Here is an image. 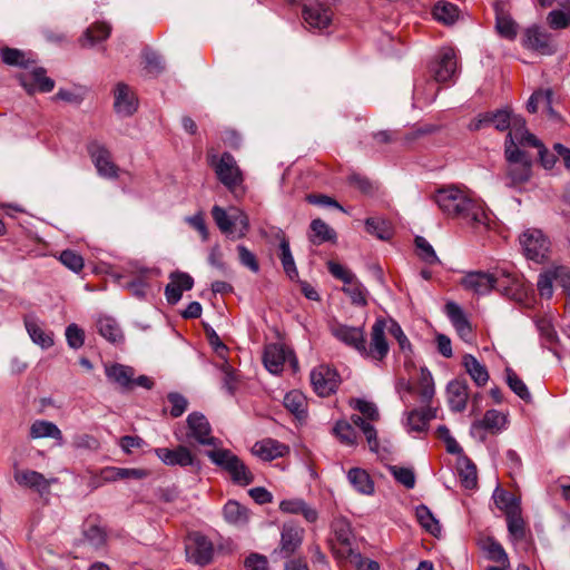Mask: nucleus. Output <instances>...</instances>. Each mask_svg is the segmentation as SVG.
<instances>
[{"label":"nucleus","mask_w":570,"mask_h":570,"mask_svg":"<svg viewBox=\"0 0 570 570\" xmlns=\"http://www.w3.org/2000/svg\"><path fill=\"white\" fill-rule=\"evenodd\" d=\"M507 525L510 537L515 541H521L525 538V522L521 515V509L511 511L505 515Z\"/></svg>","instance_id":"09e8293b"},{"label":"nucleus","mask_w":570,"mask_h":570,"mask_svg":"<svg viewBox=\"0 0 570 570\" xmlns=\"http://www.w3.org/2000/svg\"><path fill=\"white\" fill-rule=\"evenodd\" d=\"M209 165L214 168L218 180L232 193L243 184V173L235 158L229 153L208 156Z\"/></svg>","instance_id":"39448f33"},{"label":"nucleus","mask_w":570,"mask_h":570,"mask_svg":"<svg viewBox=\"0 0 570 570\" xmlns=\"http://www.w3.org/2000/svg\"><path fill=\"white\" fill-rule=\"evenodd\" d=\"M535 325L540 333L542 345L552 350L553 345L558 341V335L551 320L548 317H540L535 321Z\"/></svg>","instance_id":"603ef678"},{"label":"nucleus","mask_w":570,"mask_h":570,"mask_svg":"<svg viewBox=\"0 0 570 570\" xmlns=\"http://www.w3.org/2000/svg\"><path fill=\"white\" fill-rule=\"evenodd\" d=\"M29 436L31 439H53L57 444L61 446L63 444V435L61 430L50 421L36 420L29 429Z\"/></svg>","instance_id":"bb28decb"},{"label":"nucleus","mask_w":570,"mask_h":570,"mask_svg":"<svg viewBox=\"0 0 570 570\" xmlns=\"http://www.w3.org/2000/svg\"><path fill=\"white\" fill-rule=\"evenodd\" d=\"M279 510L283 513L302 514L307 522H315L318 519V512L308 505L303 499L294 498L281 501Z\"/></svg>","instance_id":"c85d7f7f"},{"label":"nucleus","mask_w":570,"mask_h":570,"mask_svg":"<svg viewBox=\"0 0 570 570\" xmlns=\"http://www.w3.org/2000/svg\"><path fill=\"white\" fill-rule=\"evenodd\" d=\"M492 498L497 508L503 511L505 515L511 511L520 510L517 498L511 492L501 489L500 487L495 488Z\"/></svg>","instance_id":"37998d69"},{"label":"nucleus","mask_w":570,"mask_h":570,"mask_svg":"<svg viewBox=\"0 0 570 570\" xmlns=\"http://www.w3.org/2000/svg\"><path fill=\"white\" fill-rule=\"evenodd\" d=\"M59 261L62 265L75 273H79L83 268V258L77 252L66 249L61 252Z\"/></svg>","instance_id":"338daca9"},{"label":"nucleus","mask_w":570,"mask_h":570,"mask_svg":"<svg viewBox=\"0 0 570 570\" xmlns=\"http://www.w3.org/2000/svg\"><path fill=\"white\" fill-rule=\"evenodd\" d=\"M194 286L193 277L183 272L170 274V283L165 287V296L169 304H176L180 301L183 292L189 291Z\"/></svg>","instance_id":"4be33fe9"},{"label":"nucleus","mask_w":570,"mask_h":570,"mask_svg":"<svg viewBox=\"0 0 570 570\" xmlns=\"http://www.w3.org/2000/svg\"><path fill=\"white\" fill-rule=\"evenodd\" d=\"M283 403L284 406L297 419L302 420L306 416L307 402L305 395L301 391L293 390L286 393Z\"/></svg>","instance_id":"58836bf2"},{"label":"nucleus","mask_w":570,"mask_h":570,"mask_svg":"<svg viewBox=\"0 0 570 570\" xmlns=\"http://www.w3.org/2000/svg\"><path fill=\"white\" fill-rule=\"evenodd\" d=\"M279 234L282 235L279 243L282 266L288 278L294 281L298 277V271L289 248V242L285 238L282 230H279Z\"/></svg>","instance_id":"79ce46f5"},{"label":"nucleus","mask_w":570,"mask_h":570,"mask_svg":"<svg viewBox=\"0 0 570 570\" xmlns=\"http://www.w3.org/2000/svg\"><path fill=\"white\" fill-rule=\"evenodd\" d=\"M459 478L465 489H474L478 483L476 468L466 458L459 462Z\"/></svg>","instance_id":"8fccbe9b"},{"label":"nucleus","mask_w":570,"mask_h":570,"mask_svg":"<svg viewBox=\"0 0 570 570\" xmlns=\"http://www.w3.org/2000/svg\"><path fill=\"white\" fill-rule=\"evenodd\" d=\"M436 416V410L424 407L412 410L406 416V426L410 432H423L428 429L429 422Z\"/></svg>","instance_id":"f704fd0d"},{"label":"nucleus","mask_w":570,"mask_h":570,"mask_svg":"<svg viewBox=\"0 0 570 570\" xmlns=\"http://www.w3.org/2000/svg\"><path fill=\"white\" fill-rule=\"evenodd\" d=\"M186 553L188 560L198 566H206L213 560L214 546L207 537L193 533L186 544Z\"/></svg>","instance_id":"9b49d317"},{"label":"nucleus","mask_w":570,"mask_h":570,"mask_svg":"<svg viewBox=\"0 0 570 570\" xmlns=\"http://www.w3.org/2000/svg\"><path fill=\"white\" fill-rule=\"evenodd\" d=\"M85 539L94 547H101L106 541L105 530L92 521H87L83 524Z\"/></svg>","instance_id":"13d9d810"},{"label":"nucleus","mask_w":570,"mask_h":570,"mask_svg":"<svg viewBox=\"0 0 570 570\" xmlns=\"http://www.w3.org/2000/svg\"><path fill=\"white\" fill-rule=\"evenodd\" d=\"M415 515L419 523L431 534L436 535L441 532V525L439 521L434 518L431 510L426 505H419L415 510Z\"/></svg>","instance_id":"3c124183"},{"label":"nucleus","mask_w":570,"mask_h":570,"mask_svg":"<svg viewBox=\"0 0 570 570\" xmlns=\"http://www.w3.org/2000/svg\"><path fill=\"white\" fill-rule=\"evenodd\" d=\"M439 87L434 80L419 79L413 87V105L422 108L434 101Z\"/></svg>","instance_id":"a878e982"},{"label":"nucleus","mask_w":570,"mask_h":570,"mask_svg":"<svg viewBox=\"0 0 570 570\" xmlns=\"http://www.w3.org/2000/svg\"><path fill=\"white\" fill-rule=\"evenodd\" d=\"M212 216L219 230L232 239L243 238L249 229L248 216L240 209L232 208L227 213L223 207L215 205Z\"/></svg>","instance_id":"20e7f679"},{"label":"nucleus","mask_w":570,"mask_h":570,"mask_svg":"<svg viewBox=\"0 0 570 570\" xmlns=\"http://www.w3.org/2000/svg\"><path fill=\"white\" fill-rule=\"evenodd\" d=\"M449 406L454 412H462L469 399L468 384L464 380H453L448 384Z\"/></svg>","instance_id":"393cba45"},{"label":"nucleus","mask_w":570,"mask_h":570,"mask_svg":"<svg viewBox=\"0 0 570 570\" xmlns=\"http://www.w3.org/2000/svg\"><path fill=\"white\" fill-rule=\"evenodd\" d=\"M31 81L28 80L27 76H21V85L24 89L31 94L33 86L36 85L41 92H50L55 87V81L46 76V70L41 67L35 68L29 75Z\"/></svg>","instance_id":"72a5a7b5"},{"label":"nucleus","mask_w":570,"mask_h":570,"mask_svg":"<svg viewBox=\"0 0 570 570\" xmlns=\"http://www.w3.org/2000/svg\"><path fill=\"white\" fill-rule=\"evenodd\" d=\"M553 267L543 269L537 281V288L542 298L550 299L553 295V283L554 279Z\"/></svg>","instance_id":"864d4df0"},{"label":"nucleus","mask_w":570,"mask_h":570,"mask_svg":"<svg viewBox=\"0 0 570 570\" xmlns=\"http://www.w3.org/2000/svg\"><path fill=\"white\" fill-rule=\"evenodd\" d=\"M507 416L497 410H488L482 420L476 421L471 426V434L484 441L483 431L498 433L505 429Z\"/></svg>","instance_id":"f3484780"},{"label":"nucleus","mask_w":570,"mask_h":570,"mask_svg":"<svg viewBox=\"0 0 570 570\" xmlns=\"http://www.w3.org/2000/svg\"><path fill=\"white\" fill-rule=\"evenodd\" d=\"M206 455L215 465L228 472L234 483L248 485L254 481L252 472L232 451L217 446L214 450L207 451Z\"/></svg>","instance_id":"7ed1b4c3"},{"label":"nucleus","mask_w":570,"mask_h":570,"mask_svg":"<svg viewBox=\"0 0 570 570\" xmlns=\"http://www.w3.org/2000/svg\"><path fill=\"white\" fill-rule=\"evenodd\" d=\"M431 72L435 82L454 80L458 76V60L454 49L442 48L431 63Z\"/></svg>","instance_id":"423d86ee"},{"label":"nucleus","mask_w":570,"mask_h":570,"mask_svg":"<svg viewBox=\"0 0 570 570\" xmlns=\"http://www.w3.org/2000/svg\"><path fill=\"white\" fill-rule=\"evenodd\" d=\"M488 125L493 126L500 131L513 128V122L519 116L513 115L509 109H499L497 111L487 112ZM513 131V129H511Z\"/></svg>","instance_id":"a19ab883"},{"label":"nucleus","mask_w":570,"mask_h":570,"mask_svg":"<svg viewBox=\"0 0 570 570\" xmlns=\"http://www.w3.org/2000/svg\"><path fill=\"white\" fill-rule=\"evenodd\" d=\"M151 269L149 268H139L135 274L131 281L127 282L124 286L134 295L135 297L142 299L147 296V292L150 287L149 285V275L151 274Z\"/></svg>","instance_id":"c9c22d12"},{"label":"nucleus","mask_w":570,"mask_h":570,"mask_svg":"<svg viewBox=\"0 0 570 570\" xmlns=\"http://www.w3.org/2000/svg\"><path fill=\"white\" fill-rule=\"evenodd\" d=\"M463 366L478 386H483L489 381L487 367L471 354L463 356Z\"/></svg>","instance_id":"4c0bfd02"},{"label":"nucleus","mask_w":570,"mask_h":570,"mask_svg":"<svg viewBox=\"0 0 570 570\" xmlns=\"http://www.w3.org/2000/svg\"><path fill=\"white\" fill-rule=\"evenodd\" d=\"M138 98L134 90L124 82H118L114 89V109L121 117H130L138 109Z\"/></svg>","instance_id":"4468645a"},{"label":"nucleus","mask_w":570,"mask_h":570,"mask_svg":"<svg viewBox=\"0 0 570 570\" xmlns=\"http://www.w3.org/2000/svg\"><path fill=\"white\" fill-rule=\"evenodd\" d=\"M347 480L353 489L361 494L372 495L375 491L374 481L364 469H350L347 472Z\"/></svg>","instance_id":"2f4dec72"},{"label":"nucleus","mask_w":570,"mask_h":570,"mask_svg":"<svg viewBox=\"0 0 570 570\" xmlns=\"http://www.w3.org/2000/svg\"><path fill=\"white\" fill-rule=\"evenodd\" d=\"M87 150L92 159V163L98 174L106 178H116L118 175V167L111 159V154L107 147L99 141H90Z\"/></svg>","instance_id":"1a4fd4ad"},{"label":"nucleus","mask_w":570,"mask_h":570,"mask_svg":"<svg viewBox=\"0 0 570 570\" xmlns=\"http://www.w3.org/2000/svg\"><path fill=\"white\" fill-rule=\"evenodd\" d=\"M177 441L183 443L196 442L200 445H209L216 449L220 441L213 435V430L207 417L200 412H191L186 419V424H178L174 430Z\"/></svg>","instance_id":"f03ea898"},{"label":"nucleus","mask_w":570,"mask_h":570,"mask_svg":"<svg viewBox=\"0 0 570 570\" xmlns=\"http://www.w3.org/2000/svg\"><path fill=\"white\" fill-rule=\"evenodd\" d=\"M507 383L509 387L523 401H531V393L529 392L524 382L511 368H507Z\"/></svg>","instance_id":"bf43d9fd"},{"label":"nucleus","mask_w":570,"mask_h":570,"mask_svg":"<svg viewBox=\"0 0 570 570\" xmlns=\"http://www.w3.org/2000/svg\"><path fill=\"white\" fill-rule=\"evenodd\" d=\"M287 452L288 446L274 439H264L256 442L252 448V453L264 461L282 458Z\"/></svg>","instance_id":"b1692460"},{"label":"nucleus","mask_w":570,"mask_h":570,"mask_svg":"<svg viewBox=\"0 0 570 570\" xmlns=\"http://www.w3.org/2000/svg\"><path fill=\"white\" fill-rule=\"evenodd\" d=\"M155 454L166 465H179L181 468L194 465L196 462L195 456L190 450L180 444L176 449L157 448Z\"/></svg>","instance_id":"6ab92c4d"},{"label":"nucleus","mask_w":570,"mask_h":570,"mask_svg":"<svg viewBox=\"0 0 570 570\" xmlns=\"http://www.w3.org/2000/svg\"><path fill=\"white\" fill-rule=\"evenodd\" d=\"M493 10L498 33L505 39L513 40L518 35V24L505 10V2L503 0H495Z\"/></svg>","instance_id":"412c9836"},{"label":"nucleus","mask_w":570,"mask_h":570,"mask_svg":"<svg viewBox=\"0 0 570 570\" xmlns=\"http://www.w3.org/2000/svg\"><path fill=\"white\" fill-rule=\"evenodd\" d=\"M292 356V352L281 344H269L264 351V365L272 374H279L285 362Z\"/></svg>","instance_id":"5701e85b"},{"label":"nucleus","mask_w":570,"mask_h":570,"mask_svg":"<svg viewBox=\"0 0 570 570\" xmlns=\"http://www.w3.org/2000/svg\"><path fill=\"white\" fill-rule=\"evenodd\" d=\"M110 26L105 22H98L89 27L85 32V40L89 46L106 40L110 35Z\"/></svg>","instance_id":"052dcab7"},{"label":"nucleus","mask_w":570,"mask_h":570,"mask_svg":"<svg viewBox=\"0 0 570 570\" xmlns=\"http://www.w3.org/2000/svg\"><path fill=\"white\" fill-rule=\"evenodd\" d=\"M445 313L460 338L465 343H472L474 340L472 325L466 318L461 306L454 302H449L445 305Z\"/></svg>","instance_id":"a211bd4d"},{"label":"nucleus","mask_w":570,"mask_h":570,"mask_svg":"<svg viewBox=\"0 0 570 570\" xmlns=\"http://www.w3.org/2000/svg\"><path fill=\"white\" fill-rule=\"evenodd\" d=\"M520 244L528 259L541 263L547 257L549 242L539 229H528L520 237Z\"/></svg>","instance_id":"0eeeda50"},{"label":"nucleus","mask_w":570,"mask_h":570,"mask_svg":"<svg viewBox=\"0 0 570 570\" xmlns=\"http://www.w3.org/2000/svg\"><path fill=\"white\" fill-rule=\"evenodd\" d=\"M366 232L376 236L381 240H387L392 237L393 230L391 224L381 217H370L365 220Z\"/></svg>","instance_id":"49530a36"},{"label":"nucleus","mask_w":570,"mask_h":570,"mask_svg":"<svg viewBox=\"0 0 570 570\" xmlns=\"http://www.w3.org/2000/svg\"><path fill=\"white\" fill-rule=\"evenodd\" d=\"M390 473L394 476V479L404 485L406 489H413L415 485V473L410 468L390 465Z\"/></svg>","instance_id":"0e129e2a"},{"label":"nucleus","mask_w":570,"mask_h":570,"mask_svg":"<svg viewBox=\"0 0 570 570\" xmlns=\"http://www.w3.org/2000/svg\"><path fill=\"white\" fill-rule=\"evenodd\" d=\"M497 279L493 275L484 272H470L462 279L464 289L476 295H485L495 286Z\"/></svg>","instance_id":"aec40b11"},{"label":"nucleus","mask_w":570,"mask_h":570,"mask_svg":"<svg viewBox=\"0 0 570 570\" xmlns=\"http://www.w3.org/2000/svg\"><path fill=\"white\" fill-rule=\"evenodd\" d=\"M99 334L111 343H118L124 340L122 332L115 318L101 316L97 321Z\"/></svg>","instance_id":"ea45409f"},{"label":"nucleus","mask_w":570,"mask_h":570,"mask_svg":"<svg viewBox=\"0 0 570 570\" xmlns=\"http://www.w3.org/2000/svg\"><path fill=\"white\" fill-rule=\"evenodd\" d=\"M302 16L309 29L322 30L328 27L332 21V10L316 1H307L303 6Z\"/></svg>","instance_id":"ddd939ff"},{"label":"nucleus","mask_w":570,"mask_h":570,"mask_svg":"<svg viewBox=\"0 0 570 570\" xmlns=\"http://www.w3.org/2000/svg\"><path fill=\"white\" fill-rule=\"evenodd\" d=\"M223 514L226 522L236 527L245 525L249 519L248 509L234 500L224 505Z\"/></svg>","instance_id":"e433bc0d"},{"label":"nucleus","mask_w":570,"mask_h":570,"mask_svg":"<svg viewBox=\"0 0 570 570\" xmlns=\"http://www.w3.org/2000/svg\"><path fill=\"white\" fill-rule=\"evenodd\" d=\"M531 176V161H519L508 166L509 186H518L529 180Z\"/></svg>","instance_id":"c03bdc74"},{"label":"nucleus","mask_w":570,"mask_h":570,"mask_svg":"<svg viewBox=\"0 0 570 570\" xmlns=\"http://www.w3.org/2000/svg\"><path fill=\"white\" fill-rule=\"evenodd\" d=\"M334 534L341 548L334 550V553L338 558H344L348 554V548H352V529L351 524L346 519L340 518L335 519L332 524Z\"/></svg>","instance_id":"c756f323"},{"label":"nucleus","mask_w":570,"mask_h":570,"mask_svg":"<svg viewBox=\"0 0 570 570\" xmlns=\"http://www.w3.org/2000/svg\"><path fill=\"white\" fill-rule=\"evenodd\" d=\"M336 438L346 445H353L356 442V431L352 424L346 421H337L333 428Z\"/></svg>","instance_id":"680f3d73"},{"label":"nucleus","mask_w":570,"mask_h":570,"mask_svg":"<svg viewBox=\"0 0 570 570\" xmlns=\"http://www.w3.org/2000/svg\"><path fill=\"white\" fill-rule=\"evenodd\" d=\"M304 529L295 522H285L281 531L279 553L282 558L291 557L302 544L304 539Z\"/></svg>","instance_id":"f8f14e48"},{"label":"nucleus","mask_w":570,"mask_h":570,"mask_svg":"<svg viewBox=\"0 0 570 570\" xmlns=\"http://www.w3.org/2000/svg\"><path fill=\"white\" fill-rule=\"evenodd\" d=\"M13 478L20 487L32 489L41 495L48 493L50 485L57 482L56 478L47 479L40 472L29 469H16Z\"/></svg>","instance_id":"2eb2a0df"},{"label":"nucleus","mask_w":570,"mask_h":570,"mask_svg":"<svg viewBox=\"0 0 570 570\" xmlns=\"http://www.w3.org/2000/svg\"><path fill=\"white\" fill-rule=\"evenodd\" d=\"M26 330L31 341L42 348H49L53 345V337L51 332H47L38 322L36 317L28 316L24 318Z\"/></svg>","instance_id":"473e14b6"},{"label":"nucleus","mask_w":570,"mask_h":570,"mask_svg":"<svg viewBox=\"0 0 570 570\" xmlns=\"http://www.w3.org/2000/svg\"><path fill=\"white\" fill-rule=\"evenodd\" d=\"M434 384L432 375L428 370H422V376L420 382V400L422 403L428 404L434 396Z\"/></svg>","instance_id":"774afa93"},{"label":"nucleus","mask_w":570,"mask_h":570,"mask_svg":"<svg viewBox=\"0 0 570 570\" xmlns=\"http://www.w3.org/2000/svg\"><path fill=\"white\" fill-rule=\"evenodd\" d=\"M105 373L109 381L118 384L120 387L127 390L132 389L135 375V371L132 367L115 363L111 365H106Z\"/></svg>","instance_id":"7c9ffc66"},{"label":"nucleus","mask_w":570,"mask_h":570,"mask_svg":"<svg viewBox=\"0 0 570 570\" xmlns=\"http://www.w3.org/2000/svg\"><path fill=\"white\" fill-rule=\"evenodd\" d=\"M415 246L417 256L429 265H435L440 263V259L433 249L432 245L422 236L415 237Z\"/></svg>","instance_id":"4d7b16f0"},{"label":"nucleus","mask_w":570,"mask_h":570,"mask_svg":"<svg viewBox=\"0 0 570 570\" xmlns=\"http://www.w3.org/2000/svg\"><path fill=\"white\" fill-rule=\"evenodd\" d=\"M311 229L313 233V235L311 236V240L315 244H321L335 238V232L320 218L312 220Z\"/></svg>","instance_id":"5fc2aeb1"},{"label":"nucleus","mask_w":570,"mask_h":570,"mask_svg":"<svg viewBox=\"0 0 570 570\" xmlns=\"http://www.w3.org/2000/svg\"><path fill=\"white\" fill-rule=\"evenodd\" d=\"M343 559H347L357 570H380V566L376 561L362 557V554L353 548H348V554Z\"/></svg>","instance_id":"69168bd1"},{"label":"nucleus","mask_w":570,"mask_h":570,"mask_svg":"<svg viewBox=\"0 0 570 570\" xmlns=\"http://www.w3.org/2000/svg\"><path fill=\"white\" fill-rule=\"evenodd\" d=\"M386 322L384 320H376L371 328V342L365 351H361V355L374 361H382L386 357L390 346L385 337Z\"/></svg>","instance_id":"6e6552de"},{"label":"nucleus","mask_w":570,"mask_h":570,"mask_svg":"<svg viewBox=\"0 0 570 570\" xmlns=\"http://www.w3.org/2000/svg\"><path fill=\"white\" fill-rule=\"evenodd\" d=\"M434 199L444 214L468 224L487 225L489 222L483 203L471 198L458 187L450 186L438 190Z\"/></svg>","instance_id":"f257e3e1"},{"label":"nucleus","mask_w":570,"mask_h":570,"mask_svg":"<svg viewBox=\"0 0 570 570\" xmlns=\"http://www.w3.org/2000/svg\"><path fill=\"white\" fill-rule=\"evenodd\" d=\"M518 144L519 142L510 131L505 139V158L509 165L517 164L519 161H530L527 155L517 147Z\"/></svg>","instance_id":"e2e57ef3"},{"label":"nucleus","mask_w":570,"mask_h":570,"mask_svg":"<svg viewBox=\"0 0 570 570\" xmlns=\"http://www.w3.org/2000/svg\"><path fill=\"white\" fill-rule=\"evenodd\" d=\"M433 17L439 22L452 24L459 17V9L453 3L440 1L433 8Z\"/></svg>","instance_id":"de8ad7c7"},{"label":"nucleus","mask_w":570,"mask_h":570,"mask_svg":"<svg viewBox=\"0 0 570 570\" xmlns=\"http://www.w3.org/2000/svg\"><path fill=\"white\" fill-rule=\"evenodd\" d=\"M331 333L336 340L356 350L358 353H361V351H365L363 327L336 323L331 326Z\"/></svg>","instance_id":"dca6fc26"},{"label":"nucleus","mask_w":570,"mask_h":570,"mask_svg":"<svg viewBox=\"0 0 570 570\" xmlns=\"http://www.w3.org/2000/svg\"><path fill=\"white\" fill-rule=\"evenodd\" d=\"M338 382L337 372L328 365H318L311 372V383L320 396L324 397L334 393Z\"/></svg>","instance_id":"9d476101"},{"label":"nucleus","mask_w":570,"mask_h":570,"mask_svg":"<svg viewBox=\"0 0 570 570\" xmlns=\"http://www.w3.org/2000/svg\"><path fill=\"white\" fill-rule=\"evenodd\" d=\"M551 29H566L570 24V2L564 3V10H552L547 17Z\"/></svg>","instance_id":"6e6d98bb"},{"label":"nucleus","mask_w":570,"mask_h":570,"mask_svg":"<svg viewBox=\"0 0 570 570\" xmlns=\"http://www.w3.org/2000/svg\"><path fill=\"white\" fill-rule=\"evenodd\" d=\"M528 47L540 51L543 55H550L554 48L551 42V36L538 26L530 27L525 32Z\"/></svg>","instance_id":"cd10ccee"},{"label":"nucleus","mask_w":570,"mask_h":570,"mask_svg":"<svg viewBox=\"0 0 570 570\" xmlns=\"http://www.w3.org/2000/svg\"><path fill=\"white\" fill-rule=\"evenodd\" d=\"M511 132L520 145H528L538 149L543 147L541 141L525 129V121L523 118L514 119L513 131Z\"/></svg>","instance_id":"a18cd8bd"}]
</instances>
